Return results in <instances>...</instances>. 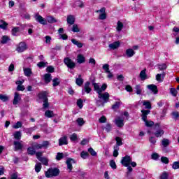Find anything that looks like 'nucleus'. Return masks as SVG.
<instances>
[{"label":"nucleus","instance_id":"412c9836","mask_svg":"<svg viewBox=\"0 0 179 179\" xmlns=\"http://www.w3.org/2000/svg\"><path fill=\"white\" fill-rule=\"evenodd\" d=\"M62 145H68V138L66 136H63L59 140V145L62 146Z\"/></svg>","mask_w":179,"mask_h":179},{"label":"nucleus","instance_id":"ddd939ff","mask_svg":"<svg viewBox=\"0 0 179 179\" xmlns=\"http://www.w3.org/2000/svg\"><path fill=\"white\" fill-rule=\"evenodd\" d=\"M20 100H22V96H20V94H19L18 92H15L14 95V99L13 101V104L14 106L19 104Z\"/></svg>","mask_w":179,"mask_h":179},{"label":"nucleus","instance_id":"bf43d9fd","mask_svg":"<svg viewBox=\"0 0 179 179\" xmlns=\"http://www.w3.org/2000/svg\"><path fill=\"white\" fill-rule=\"evenodd\" d=\"M145 126L147 127H153L155 125V122L151 120H147L145 122Z\"/></svg>","mask_w":179,"mask_h":179},{"label":"nucleus","instance_id":"680f3d73","mask_svg":"<svg viewBox=\"0 0 179 179\" xmlns=\"http://www.w3.org/2000/svg\"><path fill=\"white\" fill-rule=\"evenodd\" d=\"M172 169H173V170L178 169H179V162H173V164L172 165Z\"/></svg>","mask_w":179,"mask_h":179},{"label":"nucleus","instance_id":"f704fd0d","mask_svg":"<svg viewBox=\"0 0 179 179\" xmlns=\"http://www.w3.org/2000/svg\"><path fill=\"white\" fill-rule=\"evenodd\" d=\"M162 144L164 148H167L170 145V140L166 138H163L162 141Z\"/></svg>","mask_w":179,"mask_h":179},{"label":"nucleus","instance_id":"5701e85b","mask_svg":"<svg viewBox=\"0 0 179 179\" xmlns=\"http://www.w3.org/2000/svg\"><path fill=\"white\" fill-rule=\"evenodd\" d=\"M143 88L140 85H136L134 87V92L136 94H142Z\"/></svg>","mask_w":179,"mask_h":179},{"label":"nucleus","instance_id":"69168bd1","mask_svg":"<svg viewBox=\"0 0 179 179\" xmlns=\"http://www.w3.org/2000/svg\"><path fill=\"white\" fill-rule=\"evenodd\" d=\"M47 72H49L50 73H52L55 71V69L52 66H49L46 69Z\"/></svg>","mask_w":179,"mask_h":179},{"label":"nucleus","instance_id":"4468645a","mask_svg":"<svg viewBox=\"0 0 179 179\" xmlns=\"http://www.w3.org/2000/svg\"><path fill=\"white\" fill-rule=\"evenodd\" d=\"M115 123L118 128H122V126L124 125V119L118 117L115 120Z\"/></svg>","mask_w":179,"mask_h":179},{"label":"nucleus","instance_id":"a211bd4d","mask_svg":"<svg viewBox=\"0 0 179 179\" xmlns=\"http://www.w3.org/2000/svg\"><path fill=\"white\" fill-rule=\"evenodd\" d=\"M23 71H24V74L27 78H30V76H31V75H33V71H31V69H30V68L24 67L23 68Z\"/></svg>","mask_w":179,"mask_h":179},{"label":"nucleus","instance_id":"f257e3e1","mask_svg":"<svg viewBox=\"0 0 179 179\" xmlns=\"http://www.w3.org/2000/svg\"><path fill=\"white\" fill-rule=\"evenodd\" d=\"M59 174V170L58 169H50L48 171L45 172V175L47 178H51V177H57Z\"/></svg>","mask_w":179,"mask_h":179},{"label":"nucleus","instance_id":"603ef678","mask_svg":"<svg viewBox=\"0 0 179 179\" xmlns=\"http://www.w3.org/2000/svg\"><path fill=\"white\" fill-rule=\"evenodd\" d=\"M160 179H169V173L163 172L160 176Z\"/></svg>","mask_w":179,"mask_h":179},{"label":"nucleus","instance_id":"f03ea898","mask_svg":"<svg viewBox=\"0 0 179 179\" xmlns=\"http://www.w3.org/2000/svg\"><path fill=\"white\" fill-rule=\"evenodd\" d=\"M155 132L154 133V135L156 136V138H162V136L164 135V130L160 128L159 123L155 124Z\"/></svg>","mask_w":179,"mask_h":179},{"label":"nucleus","instance_id":"4c0bfd02","mask_svg":"<svg viewBox=\"0 0 179 179\" xmlns=\"http://www.w3.org/2000/svg\"><path fill=\"white\" fill-rule=\"evenodd\" d=\"M13 135L15 139H17V141L20 140V138H22V133L20 131H16L15 133H14Z\"/></svg>","mask_w":179,"mask_h":179},{"label":"nucleus","instance_id":"2eb2a0df","mask_svg":"<svg viewBox=\"0 0 179 179\" xmlns=\"http://www.w3.org/2000/svg\"><path fill=\"white\" fill-rule=\"evenodd\" d=\"M15 150H22L23 149V144H22V141H14L13 142Z\"/></svg>","mask_w":179,"mask_h":179},{"label":"nucleus","instance_id":"c756f323","mask_svg":"<svg viewBox=\"0 0 179 179\" xmlns=\"http://www.w3.org/2000/svg\"><path fill=\"white\" fill-rule=\"evenodd\" d=\"M71 43H73V44L76 45L78 48H82V47H83V43L78 41L76 39H71Z\"/></svg>","mask_w":179,"mask_h":179},{"label":"nucleus","instance_id":"4be33fe9","mask_svg":"<svg viewBox=\"0 0 179 179\" xmlns=\"http://www.w3.org/2000/svg\"><path fill=\"white\" fill-rule=\"evenodd\" d=\"M125 52H126V55L128 57V58H131L135 55V51L134 50V49H131V48H129V49L126 50Z\"/></svg>","mask_w":179,"mask_h":179},{"label":"nucleus","instance_id":"9d476101","mask_svg":"<svg viewBox=\"0 0 179 179\" xmlns=\"http://www.w3.org/2000/svg\"><path fill=\"white\" fill-rule=\"evenodd\" d=\"M26 50H27V45H26V43L24 42L20 43L16 48L17 52H23L24 51H26Z\"/></svg>","mask_w":179,"mask_h":179},{"label":"nucleus","instance_id":"58836bf2","mask_svg":"<svg viewBox=\"0 0 179 179\" xmlns=\"http://www.w3.org/2000/svg\"><path fill=\"white\" fill-rule=\"evenodd\" d=\"M118 150H120V147H118V145H115L113 151L114 157H117L118 156Z\"/></svg>","mask_w":179,"mask_h":179},{"label":"nucleus","instance_id":"1a4fd4ad","mask_svg":"<svg viewBox=\"0 0 179 179\" xmlns=\"http://www.w3.org/2000/svg\"><path fill=\"white\" fill-rule=\"evenodd\" d=\"M96 13H99V19L100 20H105L107 19V14L106 13V8L103 7L100 10H97Z\"/></svg>","mask_w":179,"mask_h":179},{"label":"nucleus","instance_id":"0e129e2a","mask_svg":"<svg viewBox=\"0 0 179 179\" xmlns=\"http://www.w3.org/2000/svg\"><path fill=\"white\" fill-rule=\"evenodd\" d=\"M52 82H53V84H52V85L54 86V87H55V86H58V85H59V80L58 79V78H54L53 80H52Z\"/></svg>","mask_w":179,"mask_h":179},{"label":"nucleus","instance_id":"79ce46f5","mask_svg":"<svg viewBox=\"0 0 179 179\" xmlns=\"http://www.w3.org/2000/svg\"><path fill=\"white\" fill-rule=\"evenodd\" d=\"M158 68L159 71H164L167 69V64H158Z\"/></svg>","mask_w":179,"mask_h":179},{"label":"nucleus","instance_id":"dca6fc26","mask_svg":"<svg viewBox=\"0 0 179 179\" xmlns=\"http://www.w3.org/2000/svg\"><path fill=\"white\" fill-rule=\"evenodd\" d=\"M121 45V43L120 41H115L113 43L109 44L108 47L110 50H117Z\"/></svg>","mask_w":179,"mask_h":179},{"label":"nucleus","instance_id":"6e6552de","mask_svg":"<svg viewBox=\"0 0 179 179\" xmlns=\"http://www.w3.org/2000/svg\"><path fill=\"white\" fill-rule=\"evenodd\" d=\"M64 62L70 69H73L76 66V64L69 57L64 58Z\"/></svg>","mask_w":179,"mask_h":179},{"label":"nucleus","instance_id":"09e8293b","mask_svg":"<svg viewBox=\"0 0 179 179\" xmlns=\"http://www.w3.org/2000/svg\"><path fill=\"white\" fill-rule=\"evenodd\" d=\"M110 166L113 170H116L117 169V164H115V162L114 160H111L110 162Z\"/></svg>","mask_w":179,"mask_h":179},{"label":"nucleus","instance_id":"6ab92c4d","mask_svg":"<svg viewBox=\"0 0 179 179\" xmlns=\"http://www.w3.org/2000/svg\"><path fill=\"white\" fill-rule=\"evenodd\" d=\"M147 87L149 89V90H151L154 94H157V92H159V90H157V86L155 85H147Z\"/></svg>","mask_w":179,"mask_h":179},{"label":"nucleus","instance_id":"864d4df0","mask_svg":"<svg viewBox=\"0 0 179 179\" xmlns=\"http://www.w3.org/2000/svg\"><path fill=\"white\" fill-rule=\"evenodd\" d=\"M17 33H19V27H14L12 29V34H13V36H17Z\"/></svg>","mask_w":179,"mask_h":179},{"label":"nucleus","instance_id":"0eeeda50","mask_svg":"<svg viewBox=\"0 0 179 179\" xmlns=\"http://www.w3.org/2000/svg\"><path fill=\"white\" fill-rule=\"evenodd\" d=\"M98 97L99 99H101V100H103V103H102V106H104V103H107L110 99V94H108V92H105V93L99 92L98 93Z\"/></svg>","mask_w":179,"mask_h":179},{"label":"nucleus","instance_id":"cd10ccee","mask_svg":"<svg viewBox=\"0 0 179 179\" xmlns=\"http://www.w3.org/2000/svg\"><path fill=\"white\" fill-rule=\"evenodd\" d=\"M83 6H84L83 1L80 0L76 1L73 4V8H83Z\"/></svg>","mask_w":179,"mask_h":179},{"label":"nucleus","instance_id":"c03bdc74","mask_svg":"<svg viewBox=\"0 0 179 179\" xmlns=\"http://www.w3.org/2000/svg\"><path fill=\"white\" fill-rule=\"evenodd\" d=\"M170 93L171 94H172V96H173L174 97H176L177 93H178V92L177 91V90H176V88H171Z\"/></svg>","mask_w":179,"mask_h":179},{"label":"nucleus","instance_id":"7c9ffc66","mask_svg":"<svg viewBox=\"0 0 179 179\" xmlns=\"http://www.w3.org/2000/svg\"><path fill=\"white\" fill-rule=\"evenodd\" d=\"M81 75L78 76V78L76 79V83L78 86H82L83 85V79L81 78Z\"/></svg>","mask_w":179,"mask_h":179},{"label":"nucleus","instance_id":"20e7f679","mask_svg":"<svg viewBox=\"0 0 179 179\" xmlns=\"http://www.w3.org/2000/svg\"><path fill=\"white\" fill-rule=\"evenodd\" d=\"M131 162L132 157L129 155H126L122 158L121 164H122L124 167H128V166H131Z\"/></svg>","mask_w":179,"mask_h":179},{"label":"nucleus","instance_id":"e433bc0d","mask_svg":"<svg viewBox=\"0 0 179 179\" xmlns=\"http://www.w3.org/2000/svg\"><path fill=\"white\" fill-rule=\"evenodd\" d=\"M8 23L5 22L3 20H0V29L5 30L6 29Z\"/></svg>","mask_w":179,"mask_h":179},{"label":"nucleus","instance_id":"13d9d810","mask_svg":"<svg viewBox=\"0 0 179 179\" xmlns=\"http://www.w3.org/2000/svg\"><path fill=\"white\" fill-rule=\"evenodd\" d=\"M120 106H121V103L120 102H116L112 106V108L113 110H118V108H120Z\"/></svg>","mask_w":179,"mask_h":179},{"label":"nucleus","instance_id":"49530a36","mask_svg":"<svg viewBox=\"0 0 179 179\" xmlns=\"http://www.w3.org/2000/svg\"><path fill=\"white\" fill-rule=\"evenodd\" d=\"M80 156H81L82 159H87V157H89V152L83 151L80 153Z\"/></svg>","mask_w":179,"mask_h":179},{"label":"nucleus","instance_id":"4d7b16f0","mask_svg":"<svg viewBox=\"0 0 179 179\" xmlns=\"http://www.w3.org/2000/svg\"><path fill=\"white\" fill-rule=\"evenodd\" d=\"M0 100H1V101H8L9 98L6 95L0 94Z\"/></svg>","mask_w":179,"mask_h":179},{"label":"nucleus","instance_id":"39448f33","mask_svg":"<svg viewBox=\"0 0 179 179\" xmlns=\"http://www.w3.org/2000/svg\"><path fill=\"white\" fill-rule=\"evenodd\" d=\"M94 90L96 93H101L102 92H104L106 89H107V84H103L102 86L100 87V85H99L97 83H93Z\"/></svg>","mask_w":179,"mask_h":179},{"label":"nucleus","instance_id":"9b49d317","mask_svg":"<svg viewBox=\"0 0 179 179\" xmlns=\"http://www.w3.org/2000/svg\"><path fill=\"white\" fill-rule=\"evenodd\" d=\"M90 92H92V88L90 87V82L87 81L85 83L84 87L82 90V94H85V93H87V94H89Z\"/></svg>","mask_w":179,"mask_h":179},{"label":"nucleus","instance_id":"aec40b11","mask_svg":"<svg viewBox=\"0 0 179 179\" xmlns=\"http://www.w3.org/2000/svg\"><path fill=\"white\" fill-rule=\"evenodd\" d=\"M142 113V120L144 121V122H146L148 121L146 119L148 118V114L150 113V110H141Z\"/></svg>","mask_w":179,"mask_h":179},{"label":"nucleus","instance_id":"3c124183","mask_svg":"<svg viewBox=\"0 0 179 179\" xmlns=\"http://www.w3.org/2000/svg\"><path fill=\"white\" fill-rule=\"evenodd\" d=\"M77 106L79 108H83V100H82V99H79L77 101Z\"/></svg>","mask_w":179,"mask_h":179},{"label":"nucleus","instance_id":"c9c22d12","mask_svg":"<svg viewBox=\"0 0 179 179\" xmlns=\"http://www.w3.org/2000/svg\"><path fill=\"white\" fill-rule=\"evenodd\" d=\"M45 116L48 117V118H52V117H54V112L52 110H46Z\"/></svg>","mask_w":179,"mask_h":179},{"label":"nucleus","instance_id":"72a5a7b5","mask_svg":"<svg viewBox=\"0 0 179 179\" xmlns=\"http://www.w3.org/2000/svg\"><path fill=\"white\" fill-rule=\"evenodd\" d=\"M44 80L45 83H50V82H51V74L50 73L45 74Z\"/></svg>","mask_w":179,"mask_h":179},{"label":"nucleus","instance_id":"423d86ee","mask_svg":"<svg viewBox=\"0 0 179 179\" xmlns=\"http://www.w3.org/2000/svg\"><path fill=\"white\" fill-rule=\"evenodd\" d=\"M34 19L36 22H38V23H40V24H43V26L47 25V20L43 17V16L40 15V14H35Z\"/></svg>","mask_w":179,"mask_h":179},{"label":"nucleus","instance_id":"473e14b6","mask_svg":"<svg viewBox=\"0 0 179 179\" xmlns=\"http://www.w3.org/2000/svg\"><path fill=\"white\" fill-rule=\"evenodd\" d=\"M71 31H73V33H79V31H80L79 26H78V24H73L71 28Z\"/></svg>","mask_w":179,"mask_h":179},{"label":"nucleus","instance_id":"bb28decb","mask_svg":"<svg viewBox=\"0 0 179 179\" xmlns=\"http://www.w3.org/2000/svg\"><path fill=\"white\" fill-rule=\"evenodd\" d=\"M38 97H39V99L43 100V101L48 100V99L47 98V92H42L39 93Z\"/></svg>","mask_w":179,"mask_h":179},{"label":"nucleus","instance_id":"f3484780","mask_svg":"<svg viewBox=\"0 0 179 179\" xmlns=\"http://www.w3.org/2000/svg\"><path fill=\"white\" fill-rule=\"evenodd\" d=\"M76 61L78 64H85V62H86V58L85 56H83V55L80 54L77 56Z\"/></svg>","mask_w":179,"mask_h":179},{"label":"nucleus","instance_id":"774afa93","mask_svg":"<svg viewBox=\"0 0 179 179\" xmlns=\"http://www.w3.org/2000/svg\"><path fill=\"white\" fill-rule=\"evenodd\" d=\"M45 43L46 44H50L51 43V36H45Z\"/></svg>","mask_w":179,"mask_h":179},{"label":"nucleus","instance_id":"a878e982","mask_svg":"<svg viewBox=\"0 0 179 179\" xmlns=\"http://www.w3.org/2000/svg\"><path fill=\"white\" fill-rule=\"evenodd\" d=\"M122 29H124V23H122L121 21H118L117 22V27H116V30L120 33Z\"/></svg>","mask_w":179,"mask_h":179},{"label":"nucleus","instance_id":"8fccbe9b","mask_svg":"<svg viewBox=\"0 0 179 179\" xmlns=\"http://www.w3.org/2000/svg\"><path fill=\"white\" fill-rule=\"evenodd\" d=\"M88 152L91 156H97V152L92 148H89Z\"/></svg>","mask_w":179,"mask_h":179},{"label":"nucleus","instance_id":"5fc2aeb1","mask_svg":"<svg viewBox=\"0 0 179 179\" xmlns=\"http://www.w3.org/2000/svg\"><path fill=\"white\" fill-rule=\"evenodd\" d=\"M28 153L29 155H35L36 154V150L34 148L29 147L28 148Z\"/></svg>","mask_w":179,"mask_h":179},{"label":"nucleus","instance_id":"052dcab7","mask_svg":"<svg viewBox=\"0 0 179 179\" xmlns=\"http://www.w3.org/2000/svg\"><path fill=\"white\" fill-rule=\"evenodd\" d=\"M22 122H17L15 124H14L13 126V128H14V129H17L18 128H22Z\"/></svg>","mask_w":179,"mask_h":179},{"label":"nucleus","instance_id":"f8f14e48","mask_svg":"<svg viewBox=\"0 0 179 179\" xmlns=\"http://www.w3.org/2000/svg\"><path fill=\"white\" fill-rule=\"evenodd\" d=\"M73 163H75V160L72 158H69L67 159V160L66 161V164H67V169L69 171V173H71L72 171V164H73Z\"/></svg>","mask_w":179,"mask_h":179},{"label":"nucleus","instance_id":"de8ad7c7","mask_svg":"<svg viewBox=\"0 0 179 179\" xmlns=\"http://www.w3.org/2000/svg\"><path fill=\"white\" fill-rule=\"evenodd\" d=\"M35 171L36 173H40L41 171V163H37L35 166Z\"/></svg>","mask_w":179,"mask_h":179},{"label":"nucleus","instance_id":"a18cd8bd","mask_svg":"<svg viewBox=\"0 0 179 179\" xmlns=\"http://www.w3.org/2000/svg\"><path fill=\"white\" fill-rule=\"evenodd\" d=\"M115 141H116V143H117L116 146H118V148H120V146H121V145H122V140L120 137H116Z\"/></svg>","mask_w":179,"mask_h":179},{"label":"nucleus","instance_id":"b1692460","mask_svg":"<svg viewBox=\"0 0 179 179\" xmlns=\"http://www.w3.org/2000/svg\"><path fill=\"white\" fill-rule=\"evenodd\" d=\"M67 23L71 25L75 23V16L69 15L67 17Z\"/></svg>","mask_w":179,"mask_h":179},{"label":"nucleus","instance_id":"e2e57ef3","mask_svg":"<svg viewBox=\"0 0 179 179\" xmlns=\"http://www.w3.org/2000/svg\"><path fill=\"white\" fill-rule=\"evenodd\" d=\"M61 159H64V154L61 152H58L56 156V160H61Z\"/></svg>","mask_w":179,"mask_h":179},{"label":"nucleus","instance_id":"a19ab883","mask_svg":"<svg viewBox=\"0 0 179 179\" xmlns=\"http://www.w3.org/2000/svg\"><path fill=\"white\" fill-rule=\"evenodd\" d=\"M9 40H10V39L8 36H3L1 38V44H6V43H8V41H9Z\"/></svg>","mask_w":179,"mask_h":179},{"label":"nucleus","instance_id":"ea45409f","mask_svg":"<svg viewBox=\"0 0 179 179\" xmlns=\"http://www.w3.org/2000/svg\"><path fill=\"white\" fill-rule=\"evenodd\" d=\"M143 106H145V108H152V105H150V102L149 101H144L143 102Z\"/></svg>","mask_w":179,"mask_h":179},{"label":"nucleus","instance_id":"c85d7f7f","mask_svg":"<svg viewBox=\"0 0 179 179\" xmlns=\"http://www.w3.org/2000/svg\"><path fill=\"white\" fill-rule=\"evenodd\" d=\"M164 76H166V73H163V74H157L156 76V80H157V82L162 83L163 82V79H164Z\"/></svg>","mask_w":179,"mask_h":179},{"label":"nucleus","instance_id":"338daca9","mask_svg":"<svg viewBox=\"0 0 179 179\" xmlns=\"http://www.w3.org/2000/svg\"><path fill=\"white\" fill-rule=\"evenodd\" d=\"M70 139L72 142H75V141H76V139H78V135H76V134H73L71 136H70Z\"/></svg>","mask_w":179,"mask_h":179},{"label":"nucleus","instance_id":"6e6d98bb","mask_svg":"<svg viewBox=\"0 0 179 179\" xmlns=\"http://www.w3.org/2000/svg\"><path fill=\"white\" fill-rule=\"evenodd\" d=\"M77 123L80 127H82L83 125V124H85V121L83 120V118L82 117H79L78 119H77Z\"/></svg>","mask_w":179,"mask_h":179},{"label":"nucleus","instance_id":"2f4dec72","mask_svg":"<svg viewBox=\"0 0 179 179\" xmlns=\"http://www.w3.org/2000/svg\"><path fill=\"white\" fill-rule=\"evenodd\" d=\"M46 20L48 23H57L55 18L50 15L46 17Z\"/></svg>","mask_w":179,"mask_h":179},{"label":"nucleus","instance_id":"7ed1b4c3","mask_svg":"<svg viewBox=\"0 0 179 179\" xmlns=\"http://www.w3.org/2000/svg\"><path fill=\"white\" fill-rule=\"evenodd\" d=\"M102 69L104 71L105 73L108 74V79H113L114 78V74L110 71V65L108 64H103Z\"/></svg>","mask_w":179,"mask_h":179},{"label":"nucleus","instance_id":"37998d69","mask_svg":"<svg viewBox=\"0 0 179 179\" xmlns=\"http://www.w3.org/2000/svg\"><path fill=\"white\" fill-rule=\"evenodd\" d=\"M39 162H41L44 166H48V159L45 157H42L41 159H39Z\"/></svg>","mask_w":179,"mask_h":179},{"label":"nucleus","instance_id":"393cba45","mask_svg":"<svg viewBox=\"0 0 179 179\" xmlns=\"http://www.w3.org/2000/svg\"><path fill=\"white\" fill-rule=\"evenodd\" d=\"M141 80H146L148 79V76L146 75V69H143L141 71L139 75Z\"/></svg>","mask_w":179,"mask_h":179}]
</instances>
